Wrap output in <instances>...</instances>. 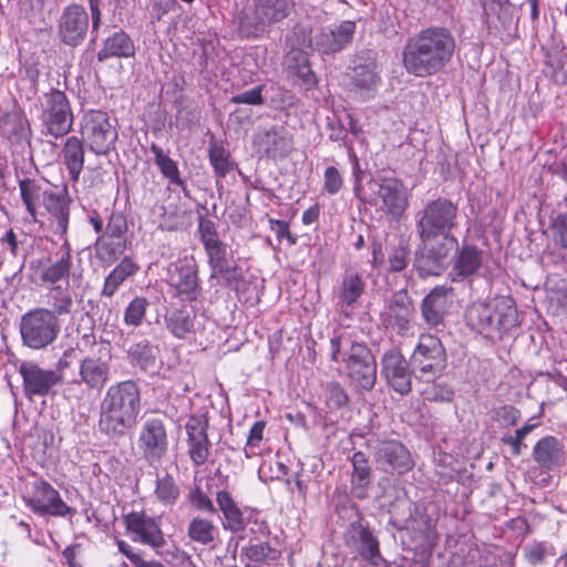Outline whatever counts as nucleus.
I'll return each instance as SVG.
<instances>
[{
    "label": "nucleus",
    "instance_id": "21",
    "mask_svg": "<svg viewBox=\"0 0 567 567\" xmlns=\"http://www.w3.org/2000/svg\"><path fill=\"white\" fill-rule=\"evenodd\" d=\"M483 21L489 33L509 30L517 20V8L509 0H482Z\"/></svg>",
    "mask_w": 567,
    "mask_h": 567
},
{
    "label": "nucleus",
    "instance_id": "60",
    "mask_svg": "<svg viewBox=\"0 0 567 567\" xmlns=\"http://www.w3.org/2000/svg\"><path fill=\"white\" fill-rule=\"evenodd\" d=\"M556 241L567 247V212L557 216L554 221Z\"/></svg>",
    "mask_w": 567,
    "mask_h": 567
},
{
    "label": "nucleus",
    "instance_id": "51",
    "mask_svg": "<svg viewBox=\"0 0 567 567\" xmlns=\"http://www.w3.org/2000/svg\"><path fill=\"white\" fill-rule=\"evenodd\" d=\"M536 426L537 423L528 422L520 429H517L514 435L507 434L502 437V442L512 447V455H520L523 447L526 446L523 444V441Z\"/></svg>",
    "mask_w": 567,
    "mask_h": 567
},
{
    "label": "nucleus",
    "instance_id": "18",
    "mask_svg": "<svg viewBox=\"0 0 567 567\" xmlns=\"http://www.w3.org/2000/svg\"><path fill=\"white\" fill-rule=\"evenodd\" d=\"M138 449L143 457L153 465L161 462L168 449L165 425L159 419H147L140 431Z\"/></svg>",
    "mask_w": 567,
    "mask_h": 567
},
{
    "label": "nucleus",
    "instance_id": "31",
    "mask_svg": "<svg viewBox=\"0 0 567 567\" xmlns=\"http://www.w3.org/2000/svg\"><path fill=\"white\" fill-rule=\"evenodd\" d=\"M60 157L71 181L76 183L84 166L83 141L76 136H69L63 144Z\"/></svg>",
    "mask_w": 567,
    "mask_h": 567
},
{
    "label": "nucleus",
    "instance_id": "61",
    "mask_svg": "<svg viewBox=\"0 0 567 567\" xmlns=\"http://www.w3.org/2000/svg\"><path fill=\"white\" fill-rule=\"evenodd\" d=\"M497 417L508 425H514L519 420L520 413L512 405H504L497 411Z\"/></svg>",
    "mask_w": 567,
    "mask_h": 567
},
{
    "label": "nucleus",
    "instance_id": "16",
    "mask_svg": "<svg viewBox=\"0 0 567 567\" xmlns=\"http://www.w3.org/2000/svg\"><path fill=\"white\" fill-rule=\"evenodd\" d=\"M124 524L133 542L151 546L155 549L165 545V538L158 520L145 512L133 511L126 514L124 516Z\"/></svg>",
    "mask_w": 567,
    "mask_h": 567
},
{
    "label": "nucleus",
    "instance_id": "24",
    "mask_svg": "<svg viewBox=\"0 0 567 567\" xmlns=\"http://www.w3.org/2000/svg\"><path fill=\"white\" fill-rule=\"evenodd\" d=\"M207 426L208 422L205 415H192L185 425L189 445L188 453L196 465H203L209 455Z\"/></svg>",
    "mask_w": 567,
    "mask_h": 567
},
{
    "label": "nucleus",
    "instance_id": "57",
    "mask_svg": "<svg viewBox=\"0 0 567 567\" xmlns=\"http://www.w3.org/2000/svg\"><path fill=\"white\" fill-rule=\"evenodd\" d=\"M230 102L235 104L261 105L264 103L262 86H256L231 96Z\"/></svg>",
    "mask_w": 567,
    "mask_h": 567
},
{
    "label": "nucleus",
    "instance_id": "59",
    "mask_svg": "<svg viewBox=\"0 0 567 567\" xmlns=\"http://www.w3.org/2000/svg\"><path fill=\"white\" fill-rule=\"evenodd\" d=\"M175 0H152L151 4V19L152 21H159L168 11L173 9Z\"/></svg>",
    "mask_w": 567,
    "mask_h": 567
},
{
    "label": "nucleus",
    "instance_id": "64",
    "mask_svg": "<svg viewBox=\"0 0 567 567\" xmlns=\"http://www.w3.org/2000/svg\"><path fill=\"white\" fill-rule=\"evenodd\" d=\"M118 551L122 553L124 556H126L130 561L134 565V567L138 564L140 559L142 558V554L138 550H134L131 545H128L126 542L118 539L116 542Z\"/></svg>",
    "mask_w": 567,
    "mask_h": 567
},
{
    "label": "nucleus",
    "instance_id": "32",
    "mask_svg": "<svg viewBox=\"0 0 567 567\" xmlns=\"http://www.w3.org/2000/svg\"><path fill=\"white\" fill-rule=\"evenodd\" d=\"M134 53L135 47L130 35L124 31H116L104 40L97 59L105 61L110 58H131Z\"/></svg>",
    "mask_w": 567,
    "mask_h": 567
},
{
    "label": "nucleus",
    "instance_id": "62",
    "mask_svg": "<svg viewBox=\"0 0 567 567\" xmlns=\"http://www.w3.org/2000/svg\"><path fill=\"white\" fill-rule=\"evenodd\" d=\"M328 127L330 131V134H329L330 140L339 142V141H343L346 138L347 127H346L344 120L343 121L341 118L333 120L329 123Z\"/></svg>",
    "mask_w": 567,
    "mask_h": 567
},
{
    "label": "nucleus",
    "instance_id": "7",
    "mask_svg": "<svg viewBox=\"0 0 567 567\" xmlns=\"http://www.w3.org/2000/svg\"><path fill=\"white\" fill-rule=\"evenodd\" d=\"M80 134L89 150L97 156L109 154L117 141L116 127L109 114L101 110H89L83 114Z\"/></svg>",
    "mask_w": 567,
    "mask_h": 567
},
{
    "label": "nucleus",
    "instance_id": "45",
    "mask_svg": "<svg viewBox=\"0 0 567 567\" xmlns=\"http://www.w3.org/2000/svg\"><path fill=\"white\" fill-rule=\"evenodd\" d=\"M49 305L51 306L50 312L54 317L70 315L73 307V297L69 286H53L50 288Z\"/></svg>",
    "mask_w": 567,
    "mask_h": 567
},
{
    "label": "nucleus",
    "instance_id": "15",
    "mask_svg": "<svg viewBox=\"0 0 567 567\" xmlns=\"http://www.w3.org/2000/svg\"><path fill=\"white\" fill-rule=\"evenodd\" d=\"M349 378L361 389L371 390L377 381V362L368 347L353 343L344 359Z\"/></svg>",
    "mask_w": 567,
    "mask_h": 567
},
{
    "label": "nucleus",
    "instance_id": "53",
    "mask_svg": "<svg viewBox=\"0 0 567 567\" xmlns=\"http://www.w3.org/2000/svg\"><path fill=\"white\" fill-rule=\"evenodd\" d=\"M409 247L404 243H400L393 247L389 254V264L392 271H401L408 265Z\"/></svg>",
    "mask_w": 567,
    "mask_h": 567
},
{
    "label": "nucleus",
    "instance_id": "48",
    "mask_svg": "<svg viewBox=\"0 0 567 567\" xmlns=\"http://www.w3.org/2000/svg\"><path fill=\"white\" fill-rule=\"evenodd\" d=\"M150 302L144 297L134 298L125 308L124 323L128 327H138L146 313Z\"/></svg>",
    "mask_w": 567,
    "mask_h": 567
},
{
    "label": "nucleus",
    "instance_id": "49",
    "mask_svg": "<svg viewBox=\"0 0 567 567\" xmlns=\"http://www.w3.org/2000/svg\"><path fill=\"white\" fill-rule=\"evenodd\" d=\"M245 555L249 561L260 564L276 560L279 557V551L271 548L267 543L257 542L245 548Z\"/></svg>",
    "mask_w": 567,
    "mask_h": 567
},
{
    "label": "nucleus",
    "instance_id": "47",
    "mask_svg": "<svg viewBox=\"0 0 567 567\" xmlns=\"http://www.w3.org/2000/svg\"><path fill=\"white\" fill-rule=\"evenodd\" d=\"M128 354L132 362L144 371L153 370L156 367L157 349L147 341L133 344L128 350Z\"/></svg>",
    "mask_w": 567,
    "mask_h": 567
},
{
    "label": "nucleus",
    "instance_id": "43",
    "mask_svg": "<svg viewBox=\"0 0 567 567\" xmlns=\"http://www.w3.org/2000/svg\"><path fill=\"white\" fill-rule=\"evenodd\" d=\"M216 502L224 514L226 529L238 530L243 526V513L227 491H219Z\"/></svg>",
    "mask_w": 567,
    "mask_h": 567
},
{
    "label": "nucleus",
    "instance_id": "26",
    "mask_svg": "<svg viewBox=\"0 0 567 567\" xmlns=\"http://www.w3.org/2000/svg\"><path fill=\"white\" fill-rule=\"evenodd\" d=\"M259 147L271 158H284L292 151V136L282 126H274L258 137Z\"/></svg>",
    "mask_w": 567,
    "mask_h": 567
},
{
    "label": "nucleus",
    "instance_id": "55",
    "mask_svg": "<svg viewBox=\"0 0 567 567\" xmlns=\"http://www.w3.org/2000/svg\"><path fill=\"white\" fill-rule=\"evenodd\" d=\"M188 501L196 509L202 512H207L209 514H215L216 508L212 502V499L199 488L196 487L190 491L188 495Z\"/></svg>",
    "mask_w": 567,
    "mask_h": 567
},
{
    "label": "nucleus",
    "instance_id": "58",
    "mask_svg": "<svg viewBox=\"0 0 567 567\" xmlns=\"http://www.w3.org/2000/svg\"><path fill=\"white\" fill-rule=\"evenodd\" d=\"M269 224L270 229L276 234L279 240L286 238L290 246L296 245L297 238L290 233L287 221L271 218Z\"/></svg>",
    "mask_w": 567,
    "mask_h": 567
},
{
    "label": "nucleus",
    "instance_id": "54",
    "mask_svg": "<svg viewBox=\"0 0 567 567\" xmlns=\"http://www.w3.org/2000/svg\"><path fill=\"white\" fill-rule=\"evenodd\" d=\"M343 185V179L334 166H328L323 173V189L329 195H336L340 192Z\"/></svg>",
    "mask_w": 567,
    "mask_h": 567
},
{
    "label": "nucleus",
    "instance_id": "14",
    "mask_svg": "<svg viewBox=\"0 0 567 567\" xmlns=\"http://www.w3.org/2000/svg\"><path fill=\"white\" fill-rule=\"evenodd\" d=\"M198 231L213 270L212 278L220 277L229 281L230 268L227 260V245L219 239L214 221L200 219Z\"/></svg>",
    "mask_w": 567,
    "mask_h": 567
},
{
    "label": "nucleus",
    "instance_id": "12",
    "mask_svg": "<svg viewBox=\"0 0 567 567\" xmlns=\"http://www.w3.org/2000/svg\"><path fill=\"white\" fill-rule=\"evenodd\" d=\"M71 268L72 257L66 243L56 254L30 262L32 275L47 288L69 286Z\"/></svg>",
    "mask_w": 567,
    "mask_h": 567
},
{
    "label": "nucleus",
    "instance_id": "52",
    "mask_svg": "<svg viewBox=\"0 0 567 567\" xmlns=\"http://www.w3.org/2000/svg\"><path fill=\"white\" fill-rule=\"evenodd\" d=\"M348 395L339 383H330L326 389V404L330 410H339L347 405Z\"/></svg>",
    "mask_w": 567,
    "mask_h": 567
},
{
    "label": "nucleus",
    "instance_id": "6",
    "mask_svg": "<svg viewBox=\"0 0 567 567\" xmlns=\"http://www.w3.org/2000/svg\"><path fill=\"white\" fill-rule=\"evenodd\" d=\"M61 323L48 308H34L25 312L20 321L23 346L32 350H43L59 337Z\"/></svg>",
    "mask_w": 567,
    "mask_h": 567
},
{
    "label": "nucleus",
    "instance_id": "41",
    "mask_svg": "<svg viewBox=\"0 0 567 567\" xmlns=\"http://www.w3.org/2000/svg\"><path fill=\"white\" fill-rule=\"evenodd\" d=\"M136 270L137 266L131 258H123L105 278L102 295L107 298L113 297L118 287Z\"/></svg>",
    "mask_w": 567,
    "mask_h": 567
},
{
    "label": "nucleus",
    "instance_id": "28",
    "mask_svg": "<svg viewBox=\"0 0 567 567\" xmlns=\"http://www.w3.org/2000/svg\"><path fill=\"white\" fill-rule=\"evenodd\" d=\"M482 262V251L474 246L464 245L455 257L450 276L453 281L464 280L476 274L481 268Z\"/></svg>",
    "mask_w": 567,
    "mask_h": 567
},
{
    "label": "nucleus",
    "instance_id": "33",
    "mask_svg": "<svg viewBox=\"0 0 567 567\" xmlns=\"http://www.w3.org/2000/svg\"><path fill=\"white\" fill-rule=\"evenodd\" d=\"M351 79L353 86L364 97H370L381 83L378 64L373 61L355 65Z\"/></svg>",
    "mask_w": 567,
    "mask_h": 567
},
{
    "label": "nucleus",
    "instance_id": "2",
    "mask_svg": "<svg viewBox=\"0 0 567 567\" xmlns=\"http://www.w3.org/2000/svg\"><path fill=\"white\" fill-rule=\"evenodd\" d=\"M455 51L453 34L441 27L424 29L410 37L402 51L405 71L417 78H426L442 71Z\"/></svg>",
    "mask_w": 567,
    "mask_h": 567
},
{
    "label": "nucleus",
    "instance_id": "50",
    "mask_svg": "<svg viewBox=\"0 0 567 567\" xmlns=\"http://www.w3.org/2000/svg\"><path fill=\"white\" fill-rule=\"evenodd\" d=\"M209 162L214 167L215 174L218 177H225L227 173L231 169V163L229 159L228 152L217 144H214L209 147Z\"/></svg>",
    "mask_w": 567,
    "mask_h": 567
},
{
    "label": "nucleus",
    "instance_id": "19",
    "mask_svg": "<svg viewBox=\"0 0 567 567\" xmlns=\"http://www.w3.org/2000/svg\"><path fill=\"white\" fill-rule=\"evenodd\" d=\"M381 373L400 394L411 391L412 377L408 362L398 349L388 350L381 360Z\"/></svg>",
    "mask_w": 567,
    "mask_h": 567
},
{
    "label": "nucleus",
    "instance_id": "3",
    "mask_svg": "<svg viewBox=\"0 0 567 567\" xmlns=\"http://www.w3.org/2000/svg\"><path fill=\"white\" fill-rule=\"evenodd\" d=\"M141 411V392L134 381L111 385L100 404V430L106 434L123 435L132 427Z\"/></svg>",
    "mask_w": 567,
    "mask_h": 567
},
{
    "label": "nucleus",
    "instance_id": "42",
    "mask_svg": "<svg viewBox=\"0 0 567 567\" xmlns=\"http://www.w3.org/2000/svg\"><path fill=\"white\" fill-rule=\"evenodd\" d=\"M365 282L358 272H348L342 279L338 298L341 306L352 307L363 295Z\"/></svg>",
    "mask_w": 567,
    "mask_h": 567
},
{
    "label": "nucleus",
    "instance_id": "56",
    "mask_svg": "<svg viewBox=\"0 0 567 567\" xmlns=\"http://www.w3.org/2000/svg\"><path fill=\"white\" fill-rule=\"evenodd\" d=\"M265 422L264 421H257L252 424L249 431V435L247 439V444L245 447V455L246 457H251L256 454L255 447L261 442L264 430H265Z\"/></svg>",
    "mask_w": 567,
    "mask_h": 567
},
{
    "label": "nucleus",
    "instance_id": "38",
    "mask_svg": "<svg viewBox=\"0 0 567 567\" xmlns=\"http://www.w3.org/2000/svg\"><path fill=\"white\" fill-rule=\"evenodd\" d=\"M353 473L351 478V491L357 498H365L370 484V466L362 452H355L351 458Z\"/></svg>",
    "mask_w": 567,
    "mask_h": 567
},
{
    "label": "nucleus",
    "instance_id": "1",
    "mask_svg": "<svg viewBox=\"0 0 567 567\" xmlns=\"http://www.w3.org/2000/svg\"><path fill=\"white\" fill-rule=\"evenodd\" d=\"M458 208L446 198L430 200L419 212L416 231L421 244L414 267L421 276H439L447 267L450 255L457 248L452 230L457 226Z\"/></svg>",
    "mask_w": 567,
    "mask_h": 567
},
{
    "label": "nucleus",
    "instance_id": "8",
    "mask_svg": "<svg viewBox=\"0 0 567 567\" xmlns=\"http://www.w3.org/2000/svg\"><path fill=\"white\" fill-rule=\"evenodd\" d=\"M40 105V120L47 134L58 138L66 135L72 130L73 112L63 91L51 89L42 95Z\"/></svg>",
    "mask_w": 567,
    "mask_h": 567
},
{
    "label": "nucleus",
    "instance_id": "5",
    "mask_svg": "<svg viewBox=\"0 0 567 567\" xmlns=\"http://www.w3.org/2000/svg\"><path fill=\"white\" fill-rule=\"evenodd\" d=\"M293 6V0H252L238 14V32L246 39H258L269 32L270 27L284 20Z\"/></svg>",
    "mask_w": 567,
    "mask_h": 567
},
{
    "label": "nucleus",
    "instance_id": "23",
    "mask_svg": "<svg viewBox=\"0 0 567 567\" xmlns=\"http://www.w3.org/2000/svg\"><path fill=\"white\" fill-rule=\"evenodd\" d=\"M355 23L347 20L338 25L322 29L315 38V45L322 54H331L343 50L352 40Z\"/></svg>",
    "mask_w": 567,
    "mask_h": 567
},
{
    "label": "nucleus",
    "instance_id": "44",
    "mask_svg": "<svg viewBox=\"0 0 567 567\" xmlns=\"http://www.w3.org/2000/svg\"><path fill=\"white\" fill-rule=\"evenodd\" d=\"M194 319L195 317L185 310H173L166 313L164 320L169 332L174 337L183 339L194 331Z\"/></svg>",
    "mask_w": 567,
    "mask_h": 567
},
{
    "label": "nucleus",
    "instance_id": "13",
    "mask_svg": "<svg viewBox=\"0 0 567 567\" xmlns=\"http://www.w3.org/2000/svg\"><path fill=\"white\" fill-rule=\"evenodd\" d=\"M22 378V392L27 400L44 398L54 393V388L62 382V375L54 370L44 369L34 361H22L18 367Z\"/></svg>",
    "mask_w": 567,
    "mask_h": 567
},
{
    "label": "nucleus",
    "instance_id": "25",
    "mask_svg": "<svg viewBox=\"0 0 567 567\" xmlns=\"http://www.w3.org/2000/svg\"><path fill=\"white\" fill-rule=\"evenodd\" d=\"M413 307L406 297L394 296L384 313V322L400 336H406L411 329Z\"/></svg>",
    "mask_w": 567,
    "mask_h": 567
},
{
    "label": "nucleus",
    "instance_id": "29",
    "mask_svg": "<svg viewBox=\"0 0 567 567\" xmlns=\"http://www.w3.org/2000/svg\"><path fill=\"white\" fill-rule=\"evenodd\" d=\"M450 297L451 289L440 286L432 289L424 298L422 316L427 324L436 327L442 323Z\"/></svg>",
    "mask_w": 567,
    "mask_h": 567
},
{
    "label": "nucleus",
    "instance_id": "34",
    "mask_svg": "<svg viewBox=\"0 0 567 567\" xmlns=\"http://www.w3.org/2000/svg\"><path fill=\"white\" fill-rule=\"evenodd\" d=\"M287 69L306 90L316 85V75L310 68L308 55L300 50H291L286 58Z\"/></svg>",
    "mask_w": 567,
    "mask_h": 567
},
{
    "label": "nucleus",
    "instance_id": "10",
    "mask_svg": "<svg viewBox=\"0 0 567 567\" xmlns=\"http://www.w3.org/2000/svg\"><path fill=\"white\" fill-rule=\"evenodd\" d=\"M22 499L29 509L40 516L65 517L75 514V509L61 498L60 493L42 478L31 483L30 489L25 491Z\"/></svg>",
    "mask_w": 567,
    "mask_h": 567
},
{
    "label": "nucleus",
    "instance_id": "4",
    "mask_svg": "<svg viewBox=\"0 0 567 567\" xmlns=\"http://www.w3.org/2000/svg\"><path fill=\"white\" fill-rule=\"evenodd\" d=\"M472 329L487 339H501L518 324V312L511 299H499L495 305L474 303L467 310Z\"/></svg>",
    "mask_w": 567,
    "mask_h": 567
},
{
    "label": "nucleus",
    "instance_id": "30",
    "mask_svg": "<svg viewBox=\"0 0 567 567\" xmlns=\"http://www.w3.org/2000/svg\"><path fill=\"white\" fill-rule=\"evenodd\" d=\"M110 367L100 358L87 357L80 362L79 383L87 389L101 390L109 380Z\"/></svg>",
    "mask_w": 567,
    "mask_h": 567
},
{
    "label": "nucleus",
    "instance_id": "39",
    "mask_svg": "<svg viewBox=\"0 0 567 567\" xmlns=\"http://www.w3.org/2000/svg\"><path fill=\"white\" fill-rule=\"evenodd\" d=\"M187 536L194 543L209 546L217 539L218 528L212 520L196 516L188 524Z\"/></svg>",
    "mask_w": 567,
    "mask_h": 567
},
{
    "label": "nucleus",
    "instance_id": "35",
    "mask_svg": "<svg viewBox=\"0 0 567 567\" xmlns=\"http://www.w3.org/2000/svg\"><path fill=\"white\" fill-rule=\"evenodd\" d=\"M42 205L54 218L55 233L64 235L69 224V203L64 195L47 192Z\"/></svg>",
    "mask_w": 567,
    "mask_h": 567
},
{
    "label": "nucleus",
    "instance_id": "9",
    "mask_svg": "<svg viewBox=\"0 0 567 567\" xmlns=\"http://www.w3.org/2000/svg\"><path fill=\"white\" fill-rule=\"evenodd\" d=\"M411 365L416 377L425 382L442 374L446 365V354L441 340L423 333L411 355Z\"/></svg>",
    "mask_w": 567,
    "mask_h": 567
},
{
    "label": "nucleus",
    "instance_id": "22",
    "mask_svg": "<svg viewBox=\"0 0 567 567\" xmlns=\"http://www.w3.org/2000/svg\"><path fill=\"white\" fill-rule=\"evenodd\" d=\"M375 460L384 471L391 470L399 474L406 473L413 466L410 452L402 443L394 440L379 443Z\"/></svg>",
    "mask_w": 567,
    "mask_h": 567
},
{
    "label": "nucleus",
    "instance_id": "36",
    "mask_svg": "<svg viewBox=\"0 0 567 567\" xmlns=\"http://www.w3.org/2000/svg\"><path fill=\"white\" fill-rule=\"evenodd\" d=\"M358 551L373 567H385L379 542L372 532L365 527H359L357 530Z\"/></svg>",
    "mask_w": 567,
    "mask_h": 567
},
{
    "label": "nucleus",
    "instance_id": "37",
    "mask_svg": "<svg viewBox=\"0 0 567 567\" xmlns=\"http://www.w3.org/2000/svg\"><path fill=\"white\" fill-rule=\"evenodd\" d=\"M19 189L28 213L34 221H38V208L42 204L48 189L41 183L31 178L20 181Z\"/></svg>",
    "mask_w": 567,
    "mask_h": 567
},
{
    "label": "nucleus",
    "instance_id": "17",
    "mask_svg": "<svg viewBox=\"0 0 567 567\" xmlns=\"http://www.w3.org/2000/svg\"><path fill=\"white\" fill-rule=\"evenodd\" d=\"M90 27L89 14L80 4L65 7L58 20L60 40L70 47H78L87 34Z\"/></svg>",
    "mask_w": 567,
    "mask_h": 567
},
{
    "label": "nucleus",
    "instance_id": "11",
    "mask_svg": "<svg viewBox=\"0 0 567 567\" xmlns=\"http://www.w3.org/2000/svg\"><path fill=\"white\" fill-rule=\"evenodd\" d=\"M197 265L193 257L179 258L166 268L165 282L169 293L182 301H195L202 292Z\"/></svg>",
    "mask_w": 567,
    "mask_h": 567
},
{
    "label": "nucleus",
    "instance_id": "40",
    "mask_svg": "<svg viewBox=\"0 0 567 567\" xmlns=\"http://www.w3.org/2000/svg\"><path fill=\"white\" fill-rule=\"evenodd\" d=\"M156 501L166 507L174 506L181 497V488L173 475L168 473L157 474L154 486Z\"/></svg>",
    "mask_w": 567,
    "mask_h": 567
},
{
    "label": "nucleus",
    "instance_id": "27",
    "mask_svg": "<svg viewBox=\"0 0 567 567\" xmlns=\"http://www.w3.org/2000/svg\"><path fill=\"white\" fill-rule=\"evenodd\" d=\"M533 457L542 470L551 471L564 460V445L555 436H545L535 444Z\"/></svg>",
    "mask_w": 567,
    "mask_h": 567
},
{
    "label": "nucleus",
    "instance_id": "20",
    "mask_svg": "<svg viewBox=\"0 0 567 567\" xmlns=\"http://www.w3.org/2000/svg\"><path fill=\"white\" fill-rule=\"evenodd\" d=\"M375 184L382 210L394 218H400L409 206V194L404 184L395 177H383Z\"/></svg>",
    "mask_w": 567,
    "mask_h": 567
},
{
    "label": "nucleus",
    "instance_id": "63",
    "mask_svg": "<svg viewBox=\"0 0 567 567\" xmlns=\"http://www.w3.org/2000/svg\"><path fill=\"white\" fill-rule=\"evenodd\" d=\"M91 11L92 19V34H94V39L97 37V30L102 22V12L100 9V0H87Z\"/></svg>",
    "mask_w": 567,
    "mask_h": 567
},
{
    "label": "nucleus",
    "instance_id": "46",
    "mask_svg": "<svg viewBox=\"0 0 567 567\" xmlns=\"http://www.w3.org/2000/svg\"><path fill=\"white\" fill-rule=\"evenodd\" d=\"M156 166L159 168L164 177H166L171 184L182 186L183 181L179 176V169L174 159L164 153V151L156 144L150 146Z\"/></svg>",
    "mask_w": 567,
    "mask_h": 567
}]
</instances>
